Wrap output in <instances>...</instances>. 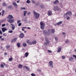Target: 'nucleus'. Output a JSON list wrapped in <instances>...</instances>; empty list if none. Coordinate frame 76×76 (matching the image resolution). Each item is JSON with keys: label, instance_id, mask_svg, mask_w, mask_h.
Masks as SVG:
<instances>
[{"label": "nucleus", "instance_id": "1", "mask_svg": "<svg viewBox=\"0 0 76 76\" xmlns=\"http://www.w3.org/2000/svg\"><path fill=\"white\" fill-rule=\"evenodd\" d=\"M52 34H54L55 32V30L54 29H52L51 30L50 29L48 30V31L45 30L43 31V34L45 35L48 36L51 35V32Z\"/></svg>", "mask_w": 76, "mask_h": 76}, {"label": "nucleus", "instance_id": "2", "mask_svg": "<svg viewBox=\"0 0 76 76\" xmlns=\"http://www.w3.org/2000/svg\"><path fill=\"white\" fill-rule=\"evenodd\" d=\"M33 14L34 16L36 17V19H38V18H39V13L34 11L33 12Z\"/></svg>", "mask_w": 76, "mask_h": 76}, {"label": "nucleus", "instance_id": "3", "mask_svg": "<svg viewBox=\"0 0 76 76\" xmlns=\"http://www.w3.org/2000/svg\"><path fill=\"white\" fill-rule=\"evenodd\" d=\"M40 28L41 29H44V27L45 26V23H44L41 22L40 23Z\"/></svg>", "mask_w": 76, "mask_h": 76}, {"label": "nucleus", "instance_id": "4", "mask_svg": "<svg viewBox=\"0 0 76 76\" xmlns=\"http://www.w3.org/2000/svg\"><path fill=\"white\" fill-rule=\"evenodd\" d=\"M45 40L46 41V42H45L44 43V45H45V46H47V45H48L49 42H50L48 39L46 38L45 39Z\"/></svg>", "mask_w": 76, "mask_h": 76}, {"label": "nucleus", "instance_id": "5", "mask_svg": "<svg viewBox=\"0 0 76 76\" xmlns=\"http://www.w3.org/2000/svg\"><path fill=\"white\" fill-rule=\"evenodd\" d=\"M49 66L50 67H51L52 68H53V61H50L49 63Z\"/></svg>", "mask_w": 76, "mask_h": 76}, {"label": "nucleus", "instance_id": "6", "mask_svg": "<svg viewBox=\"0 0 76 76\" xmlns=\"http://www.w3.org/2000/svg\"><path fill=\"white\" fill-rule=\"evenodd\" d=\"M7 21L9 22L10 23H13L14 22H15V20H14L13 19H8L7 20Z\"/></svg>", "mask_w": 76, "mask_h": 76}, {"label": "nucleus", "instance_id": "7", "mask_svg": "<svg viewBox=\"0 0 76 76\" xmlns=\"http://www.w3.org/2000/svg\"><path fill=\"white\" fill-rule=\"evenodd\" d=\"M48 16H51L53 15L51 11L49 10L48 12Z\"/></svg>", "mask_w": 76, "mask_h": 76}, {"label": "nucleus", "instance_id": "8", "mask_svg": "<svg viewBox=\"0 0 76 76\" xmlns=\"http://www.w3.org/2000/svg\"><path fill=\"white\" fill-rule=\"evenodd\" d=\"M58 6H55L53 8V10L54 11H57V8H58Z\"/></svg>", "mask_w": 76, "mask_h": 76}, {"label": "nucleus", "instance_id": "9", "mask_svg": "<svg viewBox=\"0 0 76 76\" xmlns=\"http://www.w3.org/2000/svg\"><path fill=\"white\" fill-rule=\"evenodd\" d=\"M23 69H26L27 70H30V69H29V68L26 66H23Z\"/></svg>", "mask_w": 76, "mask_h": 76}, {"label": "nucleus", "instance_id": "10", "mask_svg": "<svg viewBox=\"0 0 76 76\" xmlns=\"http://www.w3.org/2000/svg\"><path fill=\"white\" fill-rule=\"evenodd\" d=\"M1 30L3 32H4L5 31H7V28H1Z\"/></svg>", "mask_w": 76, "mask_h": 76}, {"label": "nucleus", "instance_id": "11", "mask_svg": "<svg viewBox=\"0 0 76 76\" xmlns=\"http://www.w3.org/2000/svg\"><path fill=\"white\" fill-rule=\"evenodd\" d=\"M27 43L28 44L30 45H31L32 44V42H30L28 40H27Z\"/></svg>", "mask_w": 76, "mask_h": 76}, {"label": "nucleus", "instance_id": "12", "mask_svg": "<svg viewBox=\"0 0 76 76\" xmlns=\"http://www.w3.org/2000/svg\"><path fill=\"white\" fill-rule=\"evenodd\" d=\"M12 4L15 7H18V5L15 3V2H13L12 3Z\"/></svg>", "mask_w": 76, "mask_h": 76}, {"label": "nucleus", "instance_id": "13", "mask_svg": "<svg viewBox=\"0 0 76 76\" xmlns=\"http://www.w3.org/2000/svg\"><path fill=\"white\" fill-rule=\"evenodd\" d=\"M24 37V34L23 33H21L19 36L20 38H22Z\"/></svg>", "mask_w": 76, "mask_h": 76}, {"label": "nucleus", "instance_id": "14", "mask_svg": "<svg viewBox=\"0 0 76 76\" xmlns=\"http://www.w3.org/2000/svg\"><path fill=\"white\" fill-rule=\"evenodd\" d=\"M8 19H13V17L12 15H10L8 17Z\"/></svg>", "mask_w": 76, "mask_h": 76}, {"label": "nucleus", "instance_id": "15", "mask_svg": "<svg viewBox=\"0 0 76 76\" xmlns=\"http://www.w3.org/2000/svg\"><path fill=\"white\" fill-rule=\"evenodd\" d=\"M16 40H17L16 38L13 39L11 41V43H13V42H15V41H16Z\"/></svg>", "mask_w": 76, "mask_h": 76}, {"label": "nucleus", "instance_id": "16", "mask_svg": "<svg viewBox=\"0 0 76 76\" xmlns=\"http://www.w3.org/2000/svg\"><path fill=\"white\" fill-rule=\"evenodd\" d=\"M10 25H12V30H15V26L13 25V24H10Z\"/></svg>", "mask_w": 76, "mask_h": 76}, {"label": "nucleus", "instance_id": "17", "mask_svg": "<svg viewBox=\"0 0 76 76\" xmlns=\"http://www.w3.org/2000/svg\"><path fill=\"white\" fill-rule=\"evenodd\" d=\"M23 67V65L20 64H19L18 66V67L19 69H21V68H22Z\"/></svg>", "mask_w": 76, "mask_h": 76}, {"label": "nucleus", "instance_id": "18", "mask_svg": "<svg viewBox=\"0 0 76 76\" xmlns=\"http://www.w3.org/2000/svg\"><path fill=\"white\" fill-rule=\"evenodd\" d=\"M28 55H29V53H28L26 52L24 54V56L26 57H28Z\"/></svg>", "mask_w": 76, "mask_h": 76}, {"label": "nucleus", "instance_id": "19", "mask_svg": "<svg viewBox=\"0 0 76 76\" xmlns=\"http://www.w3.org/2000/svg\"><path fill=\"white\" fill-rule=\"evenodd\" d=\"M58 2H59L58 1L56 0L53 2V4H57V3H58Z\"/></svg>", "mask_w": 76, "mask_h": 76}, {"label": "nucleus", "instance_id": "20", "mask_svg": "<svg viewBox=\"0 0 76 76\" xmlns=\"http://www.w3.org/2000/svg\"><path fill=\"white\" fill-rule=\"evenodd\" d=\"M74 58L72 57H70L69 59V60L70 61H73Z\"/></svg>", "mask_w": 76, "mask_h": 76}, {"label": "nucleus", "instance_id": "21", "mask_svg": "<svg viewBox=\"0 0 76 76\" xmlns=\"http://www.w3.org/2000/svg\"><path fill=\"white\" fill-rule=\"evenodd\" d=\"M41 9H44L45 8V6L42 4H41L40 6Z\"/></svg>", "mask_w": 76, "mask_h": 76}, {"label": "nucleus", "instance_id": "22", "mask_svg": "<svg viewBox=\"0 0 76 76\" xmlns=\"http://www.w3.org/2000/svg\"><path fill=\"white\" fill-rule=\"evenodd\" d=\"M37 43V41L35 40H34L32 41V44L33 45H34V44H35Z\"/></svg>", "mask_w": 76, "mask_h": 76}, {"label": "nucleus", "instance_id": "23", "mask_svg": "<svg viewBox=\"0 0 76 76\" xmlns=\"http://www.w3.org/2000/svg\"><path fill=\"white\" fill-rule=\"evenodd\" d=\"M67 14H69V16H71V15H72V12L70 11L67 12Z\"/></svg>", "mask_w": 76, "mask_h": 76}, {"label": "nucleus", "instance_id": "24", "mask_svg": "<svg viewBox=\"0 0 76 76\" xmlns=\"http://www.w3.org/2000/svg\"><path fill=\"white\" fill-rule=\"evenodd\" d=\"M61 48L60 47H59L58 48V52H60L61 51Z\"/></svg>", "mask_w": 76, "mask_h": 76}, {"label": "nucleus", "instance_id": "25", "mask_svg": "<svg viewBox=\"0 0 76 76\" xmlns=\"http://www.w3.org/2000/svg\"><path fill=\"white\" fill-rule=\"evenodd\" d=\"M62 23V21L59 22L58 23H57V24L58 25H60Z\"/></svg>", "mask_w": 76, "mask_h": 76}, {"label": "nucleus", "instance_id": "26", "mask_svg": "<svg viewBox=\"0 0 76 76\" xmlns=\"http://www.w3.org/2000/svg\"><path fill=\"white\" fill-rule=\"evenodd\" d=\"M12 60H13V58L12 57H10L9 59V61H12Z\"/></svg>", "mask_w": 76, "mask_h": 76}, {"label": "nucleus", "instance_id": "27", "mask_svg": "<svg viewBox=\"0 0 76 76\" xmlns=\"http://www.w3.org/2000/svg\"><path fill=\"white\" fill-rule=\"evenodd\" d=\"M26 13H27V11H24V14L23 15L24 16H26Z\"/></svg>", "mask_w": 76, "mask_h": 76}, {"label": "nucleus", "instance_id": "28", "mask_svg": "<svg viewBox=\"0 0 76 76\" xmlns=\"http://www.w3.org/2000/svg\"><path fill=\"white\" fill-rule=\"evenodd\" d=\"M17 45L18 47H20V43H18L17 44Z\"/></svg>", "mask_w": 76, "mask_h": 76}, {"label": "nucleus", "instance_id": "29", "mask_svg": "<svg viewBox=\"0 0 76 76\" xmlns=\"http://www.w3.org/2000/svg\"><path fill=\"white\" fill-rule=\"evenodd\" d=\"M23 47H26V44L25 42L23 43Z\"/></svg>", "mask_w": 76, "mask_h": 76}, {"label": "nucleus", "instance_id": "30", "mask_svg": "<svg viewBox=\"0 0 76 76\" xmlns=\"http://www.w3.org/2000/svg\"><path fill=\"white\" fill-rule=\"evenodd\" d=\"M9 48H10V45H7L6 46V48H7V49H9Z\"/></svg>", "mask_w": 76, "mask_h": 76}, {"label": "nucleus", "instance_id": "31", "mask_svg": "<svg viewBox=\"0 0 76 76\" xmlns=\"http://www.w3.org/2000/svg\"><path fill=\"white\" fill-rule=\"evenodd\" d=\"M69 15V14H67V12L65 14L64 16H66V17H68Z\"/></svg>", "mask_w": 76, "mask_h": 76}, {"label": "nucleus", "instance_id": "32", "mask_svg": "<svg viewBox=\"0 0 76 76\" xmlns=\"http://www.w3.org/2000/svg\"><path fill=\"white\" fill-rule=\"evenodd\" d=\"M60 10H61V9L60 8L58 7L57 8V11H60Z\"/></svg>", "mask_w": 76, "mask_h": 76}, {"label": "nucleus", "instance_id": "33", "mask_svg": "<svg viewBox=\"0 0 76 76\" xmlns=\"http://www.w3.org/2000/svg\"><path fill=\"white\" fill-rule=\"evenodd\" d=\"M27 3H31V1L29 0H27L26 1Z\"/></svg>", "mask_w": 76, "mask_h": 76}, {"label": "nucleus", "instance_id": "34", "mask_svg": "<svg viewBox=\"0 0 76 76\" xmlns=\"http://www.w3.org/2000/svg\"><path fill=\"white\" fill-rule=\"evenodd\" d=\"M62 59H65L66 58V57L64 56H62Z\"/></svg>", "mask_w": 76, "mask_h": 76}, {"label": "nucleus", "instance_id": "35", "mask_svg": "<svg viewBox=\"0 0 76 76\" xmlns=\"http://www.w3.org/2000/svg\"><path fill=\"white\" fill-rule=\"evenodd\" d=\"M62 35H66V33L64 32H63L62 33Z\"/></svg>", "mask_w": 76, "mask_h": 76}, {"label": "nucleus", "instance_id": "36", "mask_svg": "<svg viewBox=\"0 0 76 76\" xmlns=\"http://www.w3.org/2000/svg\"><path fill=\"white\" fill-rule=\"evenodd\" d=\"M48 53H52V51H51V50H48Z\"/></svg>", "mask_w": 76, "mask_h": 76}, {"label": "nucleus", "instance_id": "37", "mask_svg": "<svg viewBox=\"0 0 76 76\" xmlns=\"http://www.w3.org/2000/svg\"><path fill=\"white\" fill-rule=\"evenodd\" d=\"M65 42L66 43H69V40H66L65 41Z\"/></svg>", "mask_w": 76, "mask_h": 76}, {"label": "nucleus", "instance_id": "38", "mask_svg": "<svg viewBox=\"0 0 76 76\" xmlns=\"http://www.w3.org/2000/svg\"><path fill=\"white\" fill-rule=\"evenodd\" d=\"M2 6H6V3H4L2 4Z\"/></svg>", "mask_w": 76, "mask_h": 76}, {"label": "nucleus", "instance_id": "39", "mask_svg": "<svg viewBox=\"0 0 76 76\" xmlns=\"http://www.w3.org/2000/svg\"><path fill=\"white\" fill-rule=\"evenodd\" d=\"M6 26V24H2V27H4V26Z\"/></svg>", "mask_w": 76, "mask_h": 76}, {"label": "nucleus", "instance_id": "40", "mask_svg": "<svg viewBox=\"0 0 76 76\" xmlns=\"http://www.w3.org/2000/svg\"><path fill=\"white\" fill-rule=\"evenodd\" d=\"M32 76H35V74L34 73H32L31 75Z\"/></svg>", "mask_w": 76, "mask_h": 76}, {"label": "nucleus", "instance_id": "41", "mask_svg": "<svg viewBox=\"0 0 76 76\" xmlns=\"http://www.w3.org/2000/svg\"><path fill=\"white\" fill-rule=\"evenodd\" d=\"M21 9H22V10H25V9H26V8L25 7H21Z\"/></svg>", "mask_w": 76, "mask_h": 76}, {"label": "nucleus", "instance_id": "42", "mask_svg": "<svg viewBox=\"0 0 76 76\" xmlns=\"http://www.w3.org/2000/svg\"><path fill=\"white\" fill-rule=\"evenodd\" d=\"M1 67H2L3 68H4V66L3 64H1Z\"/></svg>", "mask_w": 76, "mask_h": 76}, {"label": "nucleus", "instance_id": "43", "mask_svg": "<svg viewBox=\"0 0 76 76\" xmlns=\"http://www.w3.org/2000/svg\"><path fill=\"white\" fill-rule=\"evenodd\" d=\"M21 25H22V23H19L18 25V26H21Z\"/></svg>", "mask_w": 76, "mask_h": 76}, {"label": "nucleus", "instance_id": "44", "mask_svg": "<svg viewBox=\"0 0 76 76\" xmlns=\"http://www.w3.org/2000/svg\"><path fill=\"white\" fill-rule=\"evenodd\" d=\"M70 19V17H67V18H66L67 20H69Z\"/></svg>", "mask_w": 76, "mask_h": 76}, {"label": "nucleus", "instance_id": "45", "mask_svg": "<svg viewBox=\"0 0 76 76\" xmlns=\"http://www.w3.org/2000/svg\"><path fill=\"white\" fill-rule=\"evenodd\" d=\"M21 21H20V20H18L17 21V23L18 24L19 23H20V22Z\"/></svg>", "mask_w": 76, "mask_h": 76}, {"label": "nucleus", "instance_id": "46", "mask_svg": "<svg viewBox=\"0 0 76 76\" xmlns=\"http://www.w3.org/2000/svg\"><path fill=\"white\" fill-rule=\"evenodd\" d=\"M8 32H9V33H12V32H13V31H12V30H11V31H8Z\"/></svg>", "mask_w": 76, "mask_h": 76}, {"label": "nucleus", "instance_id": "47", "mask_svg": "<svg viewBox=\"0 0 76 76\" xmlns=\"http://www.w3.org/2000/svg\"><path fill=\"white\" fill-rule=\"evenodd\" d=\"M53 38H57V37H56V36L54 35L53 37Z\"/></svg>", "mask_w": 76, "mask_h": 76}, {"label": "nucleus", "instance_id": "48", "mask_svg": "<svg viewBox=\"0 0 76 76\" xmlns=\"http://www.w3.org/2000/svg\"><path fill=\"white\" fill-rule=\"evenodd\" d=\"M73 57H74L75 58H76V55H73Z\"/></svg>", "mask_w": 76, "mask_h": 76}, {"label": "nucleus", "instance_id": "49", "mask_svg": "<svg viewBox=\"0 0 76 76\" xmlns=\"http://www.w3.org/2000/svg\"><path fill=\"white\" fill-rule=\"evenodd\" d=\"M3 35H4V36L5 37H6L7 36V34H6L4 33V34H3Z\"/></svg>", "mask_w": 76, "mask_h": 76}, {"label": "nucleus", "instance_id": "50", "mask_svg": "<svg viewBox=\"0 0 76 76\" xmlns=\"http://www.w3.org/2000/svg\"><path fill=\"white\" fill-rule=\"evenodd\" d=\"M32 3H35V1H32Z\"/></svg>", "mask_w": 76, "mask_h": 76}, {"label": "nucleus", "instance_id": "51", "mask_svg": "<svg viewBox=\"0 0 76 76\" xmlns=\"http://www.w3.org/2000/svg\"><path fill=\"white\" fill-rule=\"evenodd\" d=\"M3 34L2 31L1 30H0V34Z\"/></svg>", "mask_w": 76, "mask_h": 76}, {"label": "nucleus", "instance_id": "52", "mask_svg": "<svg viewBox=\"0 0 76 76\" xmlns=\"http://www.w3.org/2000/svg\"><path fill=\"white\" fill-rule=\"evenodd\" d=\"M55 40L56 41H58V38H55Z\"/></svg>", "mask_w": 76, "mask_h": 76}, {"label": "nucleus", "instance_id": "53", "mask_svg": "<svg viewBox=\"0 0 76 76\" xmlns=\"http://www.w3.org/2000/svg\"><path fill=\"white\" fill-rule=\"evenodd\" d=\"M6 19H4L3 20V22H5V21H6Z\"/></svg>", "mask_w": 76, "mask_h": 76}, {"label": "nucleus", "instance_id": "54", "mask_svg": "<svg viewBox=\"0 0 76 76\" xmlns=\"http://www.w3.org/2000/svg\"><path fill=\"white\" fill-rule=\"evenodd\" d=\"M5 12V11L4 10H2V13H4V12Z\"/></svg>", "mask_w": 76, "mask_h": 76}, {"label": "nucleus", "instance_id": "55", "mask_svg": "<svg viewBox=\"0 0 76 76\" xmlns=\"http://www.w3.org/2000/svg\"><path fill=\"white\" fill-rule=\"evenodd\" d=\"M22 28H23V29H25V28H26V27H22Z\"/></svg>", "mask_w": 76, "mask_h": 76}, {"label": "nucleus", "instance_id": "56", "mask_svg": "<svg viewBox=\"0 0 76 76\" xmlns=\"http://www.w3.org/2000/svg\"><path fill=\"white\" fill-rule=\"evenodd\" d=\"M37 71H38V72H41V69H38L37 70Z\"/></svg>", "mask_w": 76, "mask_h": 76}, {"label": "nucleus", "instance_id": "57", "mask_svg": "<svg viewBox=\"0 0 76 76\" xmlns=\"http://www.w3.org/2000/svg\"><path fill=\"white\" fill-rule=\"evenodd\" d=\"M31 14V12H29L28 13H27V14L29 15H30Z\"/></svg>", "mask_w": 76, "mask_h": 76}, {"label": "nucleus", "instance_id": "58", "mask_svg": "<svg viewBox=\"0 0 76 76\" xmlns=\"http://www.w3.org/2000/svg\"><path fill=\"white\" fill-rule=\"evenodd\" d=\"M27 28L28 29H31V28L29 27H27Z\"/></svg>", "mask_w": 76, "mask_h": 76}, {"label": "nucleus", "instance_id": "59", "mask_svg": "<svg viewBox=\"0 0 76 76\" xmlns=\"http://www.w3.org/2000/svg\"><path fill=\"white\" fill-rule=\"evenodd\" d=\"M22 30L23 31H25V30H24V29H23V28H22Z\"/></svg>", "mask_w": 76, "mask_h": 76}, {"label": "nucleus", "instance_id": "60", "mask_svg": "<svg viewBox=\"0 0 76 76\" xmlns=\"http://www.w3.org/2000/svg\"><path fill=\"white\" fill-rule=\"evenodd\" d=\"M4 38H2L1 39V40L2 41H3V40H4Z\"/></svg>", "mask_w": 76, "mask_h": 76}, {"label": "nucleus", "instance_id": "61", "mask_svg": "<svg viewBox=\"0 0 76 76\" xmlns=\"http://www.w3.org/2000/svg\"><path fill=\"white\" fill-rule=\"evenodd\" d=\"M74 16H75V17L76 16V13L74 15Z\"/></svg>", "mask_w": 76, "mask_h": 76}, {"label": "nucleus", "instance_id": "62", "mask_svg": "<svg viewBox=\"0 0 76 76\" xmlns=\"http://www.w3.org/2000/svg\"><path fill=\"white\" fill-rule=\"evenodd\" d=\"M6 25L7 26V25H9V24H8V23H7L6 24Z\"/></svg>", "mask_w": 76, "mask_h": 76}, {"label": "nucleus", "instance_id": "63", "mask_svg": "<svg viewBox=\"0 0 76 76\" xmlns=\"http://www.w3.org/2000/svg\"><path fill=\"white\" fill-rule=\"evenodd\" d=\"M19 1H17V3H19Z\"/></svg>", "mask_w": 76, "mask_h": 76}, {"label": "nucleus", "instance_id": "64", "mask_svg": "<svg viewBox=\"0 0 76 76\" xmlns=\"http://www.w3.org/2000/svg\"><path fill=\"white\" fill-rule=\"evenodd\" d=\"M5 55H7V53H5Z\"/></svg>", "mask_w": 76, "mask_h": 76}]
</instances>
